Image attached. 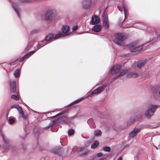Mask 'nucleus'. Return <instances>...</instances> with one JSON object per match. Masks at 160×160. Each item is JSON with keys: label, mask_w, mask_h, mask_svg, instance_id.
I'll use <instances>...</instances> for the list:
<instances>
[{"label": "nucleus", "mask_w": 160, "mask_h": 160, "mask_svg": "<svg viewBox=\"0 0 160 160\" xmlns=\"http://www.w3.org/2000/svg\"><path fill=\"white\" fill-rule=\"evenodd\" d=\"M54 153H57V152H54Z\"/></svg>", "instance_id": "nucleus-51"}, {"label": "nucleus", "mask_w": 160, "mask_h": 160, "mask_svg": "<svg viewBox=\"0 0 160 160\" xmlns=\"http://www.w3.org/2000/svg\"><path fill=\"white\" fill-rule=\"evenodd\" d=\"M8 122L11 124H13L15 122V120L13 118H9L8 119Z\"/></svg>", "instance_id": "nucleus-31"}, {"label": "nucleus", "mask_w": 160, "mask_h": 160, "mask_svg": "<svg viewBox=\"0 0 160 160\" xmlns=\"http://www.w3.org/2000/svg\"><path fill=\"white\" fill-rule=\"evenodd\" d=\"M55 123H56V122L55 121H51L49 123L48 126V127L45 128H46L48 127H49L53 125V124H55Z\"/></svg>", "instance_id": "nucleus-32"}, {"label": "nucleus", "mask_w": 160, "mask_h": 160, "mask_svg": "<svg viewBox=\"0 0 160 160\" xmlns=\"http://www.w3.org/2000/svg\"><path fill=\"white\" fill-rule=\"evenodd\" d=\"M10 92L11 93L18 94L19 91L16 86V81L13 80L10 82Z\"/></svg>", "instance_id": "nucleus-8"}, {"label": "nucleus", "mask_w": 160, "mask_h": 160, "mask_svg": "<svg viewBox=\"0 0 160 160\" xmlns=\"http://www.w3.org/2000/svg\"><path fill=\"white\" fill-rule=\"evenodd\" d=\"M1 134L3 141L6 144V146L4 147L5 149L8 150H14L15 148L9 144V141L5 138L2 133Z\"/></svg>", "instance_id": "nucleus-10"}, {"label": "nucleus", "mask_w": 160, "mask_h": 160, "mask_svg": "<svg viewBox=\"0 0 160 160\" xmlns=\"http://www.w3.org/2000/svg\"><path fill=\"white\" fill-rule=\"evenodd\" d=\"M122 7L123 8V10H124V15H125V18L126 17V13L127 12V9L126 8V6L124 4H123L122 5Z\"/></svg>", "instance_id": "nucleus-33"}, {"label": "nucleus", "mask_w": 160, "mask_h": 160, "mask_svg": "<svg viewBox=\"0 0 160 160\" xmlns=\"http://www.w3.org/2000/svg\"><path fill=\"white\" fill-rule=\"evenodd\" d=\"M102 22L105 28L108 29L109 26L108 18L107 15L105 13L103 15Z\"/></svg>", "instance_id": "nucleus-16"}, {"label": "nucleus", "mask_w": 160, "mask_h": 160, "mask_svg": "<svg viewBox=\"0 0 160 160\" xmlns=\"http://www.w3.org/2000/svg\"><path fill=\"white\" fill-rule=\"evenodd\" d=\"M124 36L122 33H117L115 35V38L113 40L114 42L118 45L123 46V39Z\"/></svg>", "instance_id": "nucleus-6"}, {"label": "nucleus", "mask_w": 160, "mask_h": 160, "mask_svg": "<svg viewBox=\"0 0 160 160\" xmlns=\"http://www.w3.org/2000/svg\"><path fill=\"white\" fill-rule=\"evenodd\" d=\"M156 40V39L154 38V39H153V40L154 41H155V40Z\"/></svg>", "instance_id": "nucleus-50"}, {"label": "nucleus", "mask_w": 160, "mask_h": 160, "mask_svg": "<svg viewBox=\"0 0 160 160\" xmlns=\"http://www.w3.org/2000/svg\"><path fill=\"white\" fill-rule=\"evenodd\" d=\"M12 108H16L19 112V114L22 115V117L24 119L26 118V117L24 115V113L22 111V108L18 105H13L11 107L10 109Z\"/></svg>", "instance_id": "nucleus-15"}, {"label": "nucleus", "mask_w": 160, "mask_h": 160, "mask_svg": "<svg viewBox=\"0 0 160 160\" xmlns=\"http://www.w3.org/2000/svg\"><path fill=\"white\" fill-rule=\"evenodd\" d=\"M146 61L145 60H140L137 62V67L139 68H142L146 63Z\"/></svg>", "instance_id": "nucleus-19"}, {"label": "nucleus", "mask_w": 160, "mask_h": 160, "mask_svg": "<svg viewBox=\"0 0 160 160\" xmlns=\"http://www.w3.org/2000/svg\"><path fill=\"white\" fill-rule=\"evenodd\" d=\"M158 107L156 105L151 104L149 105L144 113V115L147 118H150L152 116Z\"/></svg>", "instance_id": "nucleus-4"}, {"label": "nucleus", "mask_w": 160, "mask_h": 160, "mask_svg": "<svg viewBox=\"0 0 160 160\" xmlns=\"http://www.w3.org/2000/svg\"><path fill=\"white\" fill-rule=\"evenodd\" d=\"M126 47L128 48H131V52H136L141 50L142 48V45L138 46L135 42L131 43L127 45Z\"/></svg>", "instance_id": "nucleus-7"}, {"label": "nucleus", "mask_w": 160, "mask_h": 160, "mask_svg": "<svg viewBox=\"0 0 160 160\" xmlns=\"http://www.w3.org/2000/svg\"><path fill=\"white\" fill-rule=\"evenodd\" d=\"M20 70L17 69L14 72V75L15 77H17L19 75Z\"/></svg>", "instance_id": "nucleus-28"}, {"label": "nucleus", "mask_w": 160, "mask_h": 160, "mask_svg": "<svg viewBox=\"0 0 160 160\" xmlns=\"http://www.w3.org/2000/svg\"><path fill=\"white\" fill-rule=\"evenodd\" d=\"M99 21V19L96 16H94L92 17L91 22L92 25H95L98 23Z\"/></svg>", "instance_id": "nucleus-20"}, {"label": "nucleus", "mask_w": 160, "mask_h": 160, "mask_svg": "<svg viewBox=\"0 0 160 160\" xmlns=\"http://www.w3.org/2000/svg\"><path fill=\"white\" fill-rule=\"evenodd\" d=\"M78 27L77 26H74L72 27V29L73 30H76L77 29Z\"/></svg>", "instance_id": "nucleus-37"}, {"label": "nucleus", "mask_w": 160, "mask_h": 160, "mask_svg": "<svg viewBox=\"0 0 160 160\" xmlns=\"http://www.w3.org/2000/svg\"><path fill=\"white\" fill-rule=\"evenodd\" d=\"M85 148V147H82L81 148H78L77 149V151L78 152H82L84 150Z\"/></svg>", "instance_id": "nucleus-35"}, {"label": "nucleus", "mask_w": 160, "mask_h": 160, "mask_svg": "<svg viewBox=\"0 0 160 160\" xmlns=\"http://www.w3.org/2000/svg\"><path fill=\"white\" fill-rule=\"evenodd\" d=\"M34 42L35 41L33 40L29 41L26 48V50L29 49L32 47Z\"/></svg>", "instance_id": "nucleus-22"}, {"label": "nucleus", "mask_w": 160, "mask_h": 160, "mask_svg": "<svg viewBox=\"0 0 160 160\" xmlns=\"http://www.w3.org/2000/svg\"><path fill=\"white\" fill-rule=\"evenodd\" d=\"M41 43L42 45L43 43L41 42V41L39 42L38 44L37 45V49H36L34 51H30L29 53H27L26 55H24L23 57H22L20 59V60L19 59L17 60H18L19 62H22L24 60L26 59H28V58L31 55L33 54L35 52H36L38 49L40 48H38V46L39 43Z\"/></svg>", "instance_id": "nucleus-12"}, {"label": "nucleus", "mask_w": 160, "mask_h": 160, "mask_svg": "<svg viewBox=\"0 0 160 160\" xmlns=\"http://www.w3.org/2000/svg\"><path fill=\"white\" fill-rule=\"evenodd\" d=\"M88 152V150H86L83 153H80L79 154L81 156L86 155Z\"/></svg>", "instance_id": "nucleus-34"}, {"label": "nucleus", "mask_w": 160, "mask_h": 160, "mask_svg": "<svg viewBox=\"0 0 160 160\" xmlns=\"http://www.w3.org/2000/svg\"><path fill=\"white\" fill-rule=\"evenodd\" d=\"M148 43H149L151 44H153V42L151 41H149V42H148Z\"/></svg>", "instance_id": "nucleus-42"}, {"label": "nucleus", "mask_w": 160, "mask_h": 160, "mask_svg": "<svg viewBox=\"0 0 160 160\" xmlns=\"http://www.w3.org/2000/svg\"><path fill=\"white\" fill-rule=\"evenodd\" d=\"M20 1L22 2H28V1L27 0H20L19 2H13L12 3V7L19 18H20L19 13L20 10L19 8V6L20 5Z\"/></svg>", "instance_id": "nucleus-9"}, {"label": "nucleus", "mask_w": 160, "mask_h": 160, "mask_svg": "<svg viewBox=\"0 0 160 160\" xmlns=\"http://www.w3.org/2000/svg\"><path fill=\"white\" fill-rule=\"evenodd\" d=\"M39 31V30L38 29H34L32 31L31 33L32 34L37 33Z\"/></svg>", "instance_id": "nucleus-36"}, {"label": "nucleus", "mask_w": 160, "mask_h": 160, "mask_svg": "<svg viewBox=\"0 0 160 160\" xmlns=\"http://www.w3.org/2000/svg\"><path fill=\"white\" fill-rule=\"evenodd\" d=\"M102 155V154L101 152H99L97 154V156L98 157H100Z\"/></svg>", "instance_id": "nucleus-38"}, {"label": "nucleus", "mask_w": 160, "mask_h": 160, "mask_svg": "<svg viewBox=\"0 0 160 160\" xmlns=\"http://www.w3.org/2000/svg\"><path fill=\"white\" fill-rule=\"evenodd\" d=\"M118 10L121 12H122V11L121 10V9H120V8L118 6Z\"/></svg>", "instance_id": "nucleus-43"}, {"label": "nucleus", "mask_w": 160, "mask_h": 160, "mask_svg": "<svg viewBox=\"0 0 160 160\" xmlns=\"http://www.w3.org/2000/svg\"><path fill=\"white\" fill-rule=\"evenodd\" d=\"M101 29L102 26L100 25H98L93 26L92 28V30L96 32H98L101 31Z\"/></svg>", "instance_id": "nucleus-21"}, {"label": "nucleus", "mask_w": 160, "mask_h": 160, "mask_svg": "<svg viewBox=\"0 0 160 160\" xmlns=\"http://www.w3.org/2000/svg\"><path fill=\"white\" fill-rule=\"evenodd\" d=\"M158 38H160V31L157 34Z\"/></svg>", "instance_id": "nucleus-39"}, {"label": "nucleus", "mask_w": 160, "mask_h": 160, "mask_svg": "<svg viewBox=\"0 0 160 160\" xmlns=\"http://www.w3.org/2000/svg\"><path fill=\"white\" fill-rule=\"evenodd\" d=\"M121 68V66L120 65H116L114 66L111 70V73L112 74H114L118 72Z\"/></svg>", "instance_id": "nucleus-18"}, {"label": "nucleus", "mask_w": 160, "mask_h": 160, "mask_svg": "<svg viewBox=\"0 0 160 160\" xmlns=\"http://www.w3.org/2000/svg\"><path fill=\"white\" fill-rule=\"evenodd\" d=\"M94 134L96 136H98L100 135L101 133V130H96L94 131Z\"/></svg>", "instance_id": "nucleus-26"}, {"label": "nucleus", "mask_w": 160, "mask_h": 160, "mask_svg": "<svg viewBox=\"0 0 160 160\" xmlns=\"http://www.w3.org/2000/svg\"><path fill=\"white\" fill-rule=\"evenodd\" d=\"M103 150L109 152L111 150V148L109 147H105L103 148Z\"/></svg>", "instance_id": "nucleus-30"}, {"label": "nucleus", "mask_w": 160, "mask_h": 160, "mask_svg": "<svg viewBox=\"0 0 160 160\" xmlns=\"http://www.w3.org/2000/svg\"><path fill=\"white\" fill-rule=\"evenodd\" d=\"M107 83L104 84L102 86L98 87L97 88L94 90L92 92H91V95L99 94L101 93L103 91L105 90L106 88L107 87Z\"/></svg>", "instance_id": "nucleus-11"}, {"label": "nucleus", "mask_w": 160, "mask_h": 160, "mask_svg": "<svg viewBox=\"0 0 160 160\" xmlns=\"http://www.w3.org/2000/svg\"><path fill=\"white\" fill-rule=\"evenodd\" d=\"M92 4L91 0H83L82 2V7L84 9H88Z\"/></svg>", "instance_id": "nucleus-13"}, {"label": "nucleus", "mask_w": 160, "mask_h": 160, "mask_svg": "<svg viewBox=\"0 0 160 160\" xmlns=\"http://www.w3.org/2000/svg\"><path fill=\"white\" fill-rule=\"evenodd\" d=\"M132 120V123H133V122H135V119H134L133 120V121H132V120Z\"/></svg>", "instance_id": "nucleus-45"}, {"label": "nucleus", "mask_w": 160, "mask_h": 160, "mask_svg": "<svg viewBox=\"0 0 160 160\" xmlns=\"http://www.w3.org/2000/svg\"><path fill=\"white\" fill-rule=\"evenodd\" d=\"M124 21V20H123V21H122V20L121 21V22H122V23H123V22Z\"/></svg>", "instance_id": "nucleus-48"}, {"label": "nucleus", "mask_w": 160, "mask_h": 160, "mask_svg": "<svg viewBox=\"0 0 160 160\" xmlns=\"http://www.w3.org/2000/svg\"><path fill=\"white\" fill-rule=\"evenodd\" d=\"M9 110L7 111V113L8 114L9 113Z\"/></svg>", "instance_id": "nucleus-49"}, {"label": "nucleus", "mask_w": 160, "mask_h": 160, "mask_svg": "<svg viewBox=\"0 0 160 160\" xmlns=\"http://www.w3.org/2000/svg\"><path fill=\"white\" fill-rule=\"evenodd\" d=\"M98 85V84H97L96 85V86H95L94 87H93V89L94 88L96 87Z\"/></svg>", "instance_id": "nucleus-46"}, {"label": "nucleus", "mask_w": 160, "mask_h": 160, "mask_svg": "<svg viewBox=\"0 0 160 160\" xmlns=\"http://www.w3.org/2000/svg\"><path fill=\"white\" fill-rule=\"evenodd\" d=\"M129 70L124 69L122 70L119 73V74L116 77L114 78L112 80H115L118 79V78L119 77H121L125 74L127 73V78H136L138 77V74L136 72H129Z\"/></svg>", "instance_id": "nucleus-2"}, {"label": "nucleus", "mask_w": 160, "mask_h": 160, "mask_svg": "<svg viewBox=\"0 0 160 160\" xmlns=\"http://www.w3.org/2000/svg\"><path fill=\"white\" fill-rule=\"evenodd\" d=\"M74 131L72 129L69 130L68 131V135L69 136H71L74 133Z\"/></svg>", "instance_id": "nucleus-29"}, {"label": "nucleus", "mask_w": 160, "mask_h": 160, "mask_svg": "<svg viewBox=\"0 0 160 160\" xmlns=\"http://www.w3.org/2000/svg\"><path fill=\"white\" fill-rule=\"evenodd\" d=\"M99 144V143L98 141H95L91 146V148H96Z\"/></svg>", "instance_id": "nucleus-25"}, {"label": "nucleus", "mask_w": 160, "mask_h": 160, "mask_svg": "<svg viewBox=\"0 0 160 160\" xmlns=\"http://www.w3.org/2000/svg\"><path fill=\"white\" fill-rule=\"evenodd\" d=\"M62 32H59L56 34L55 37L54 35L50 34L48 35L45 38L44 40L41 41V42L43 43L42 45L41 43H39L38 46V47L41 48L45 45L48 44L47 42L51 41L52 40H57L61 38L67 36L69 35V27L68 25H63L62 26Z\"/></svg>", "instance_id": "nucleus-1"}, {"label": "nucleus", "mask_w": 160, "mask_h": 160, "mask_svg": "<svg viewBox=\"0 0 160 160\" xmlns=\"http://www.w3.org/2000/svg\"><path fill=\"white\" fill-rule=\"evenodd\" d=\"M99 160H106V158H102Z\"/></svg>", "instance_id": "nucleus-41"}, {"label": "nucleus", "mask_w": 160, "mask_h": 160, "mask_svg": "<svg viewBox=\"0 0 160 160\" xmlns=\"http://www.w3.org/2000/svg\"><path fill=\"white\" fill-rule=\"evenodd\" d=\"M49 113V112H47L45 113V114H47L48 113Z\"/></svg>", "instance_id": "nucleus-47"}, {"label": "nucleus", "mask_w": 160, "mask_h": 160, "mask_svg": "<svg viewBox=\"0 0 160 160\" xmlns=\"http://www.w3.org/2000/svg\"><path fill=\"white\" fill-rule=\"evenodd\" d=\"M129 144H126V145H125L124 147V148H127V147H129Z\"/></svg>", "instance_id": "nucleus-40"}, {"label": "nucleus", "mask_w": 160, "mask_h": 160, "mask_svg": "<svg viewBox=\"0 0 160 160\" xmlns=\"http://www.w3.org/2000/svg\"><path fill=\"white\" fill-rule=\"evenodd\" d=\"M87 123L92 128H95V126L93 122V120L92 119H90L87 121Z\"/></svg>", "instance_id": "nucleus-23"}, {"label": "nucleus", "mask_w": 160, "mask_h": 160, "mask_svg": "<svg viewBox=\"0 0 160 160\" xmlns=\"http://www.w3.org/2000/svg\"><path fill=\"white\" fill-rule=\"evenodd\" d=\"M83 99V98H81L79 99H78L75 101H74V102H72L70 104H69L68 106H69L70 105H74L75 104L77 103L80 102L81 101L82 99Z\"/></svg>", "instance_id": "nucleus-27"}, {"label": "nucleus", "mask_w": 160, "mask_h": 160, "mask_svg": "<svg viewBox=\"0 0 160 160\" xmlns=\"http://www.w3.org/2000/svg\"><path fill=\"white\" fill-rule=\"evenodd\" d=\"M117 160H122L121 157H120Z\"/></svg>", "instance_id": "nucleus-44"}, {"label": "nucleus", "mask_w": 160, "mask_h": 160, "mask_svg": "<svg viewBox=\"0 0 160 160\" xmlns=\"http://www.w3.org/2000/svg\"><path fill=\"white\" fill-rule=\"evenodd\" d=\"M140 29H142V28H140Z\"/></svg>", "instance_id": "nucleus-52"}, {"label": "nucleus", "mask_w": 160, "mask_h": 160, "mask_svg": "<svg viewBox=\"0 0 160 160\" xmlns=\"http://www.w3.org/2000/svg\"><path fill=\"white\" fill-rule=\"evenodd\" d=\"M18 94H13L11 96V98H12L15 100H17L19 99V97Z\"/></svg>", "instance_id": "nucleus-24"}, {"label": "nucleus", "mask_w": 160, "mask_h": 160, "mask_svg": "<svg viewBox=\"0 0 160 160\" xmlns=\"http://www.w3.org/2000/svg\"><path fill=\"white\" fill-rule=\"evenodd\" d=\"M65 113V111H63L57 115L52 117H50L51 118H54L58 116H60L57 120V121L60 123H66L68 121L67 117L63 114Z\"/></svg>", "instance_id": "nucleus-5"}, {"label": "nucleus", "mask_w": 160, "mask_h": 160, "mask_svg": "<svg viewBox=\"0 0 160 160\" xmlns=\"http://www.w3.org/2000/svg\"><path fill=\"white\" fill-rule=\"evenodd\" d=\"M153 94L155 98L159 99L160 98V85H158L153 88Z\"/></svg>", "instance_id": "nucleus-14"}, {"label": "nucleus", "mask_w": 160, "mask_h": 160, "mask_svg": "<svg viewBox=\"0 0 160 160\" xmlns=\"http://www.w3.org/2000/svg\"><path fill=\"white\" fill-rule=\"evenodd\" d=\"M141 129L140 128H134L129 134V136L131 138H133L140 131Z\"/></svg>", "instance_id": "nucleus-17"}, {"label": "nucleus", "mask_w": 160, "mask_h": 160, "mask_svg": "<svg viewBox=\"0 0 160 160\" xmlns=\"http://www.w3.org/2000/svg\"><path fill=\"white\" fill-rule=\"evenodd\" d=\"M56 16L57 12L55 10L53 9H49L46 12L44 18L46 21H50L54 20Z\"/></svg>", "instance_id": "nucleus-3"}]
</instances>
